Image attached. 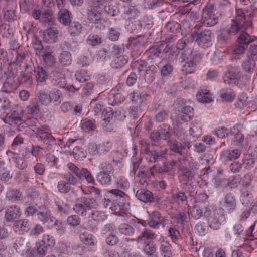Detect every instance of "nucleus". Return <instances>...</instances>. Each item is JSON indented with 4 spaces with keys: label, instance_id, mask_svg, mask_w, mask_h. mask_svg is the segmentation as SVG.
Returning a JSON list of instances; mask_svg holds the SVG:
<instances>
[{
    "label": "nucleus",
    "instance_id": "obj_47",
    "mask_svg": "<svg viewBox=\"0 0 257 257\" xmlns=\"http://www.w3.org/2000/svg\"><path fill=\"white\" fill-rule=\"evenodd\" d=\"M49 249L47 247L39 243L36 248L31 250L30 254L32 257H43L47 253Z\"/></svg>",
    "mask_w": 257,
    "mask_h": 257
},
{
    "label": "nucleus",
    "instance_id": "obj_48",
    "mask_svg": "<svg viewBox=\"0 0 257 257\" xmlns=\"http://www.w3.org/2000/svg\"><path fill=\"white\" fill-rule=\"evenodd\" d=\"M188 212L189 216L194 218L195 219H199L202 216V214H204V212L205 211L204 209V208L201 209L199 206L197 205H195L193 207H191L190 206H188Z\"/></svg>",
    "mask_w": 257,
    "mask_h": 257
},
{
    "label": "nucleus",
    "instance_id": "obj_49",
    "mask_svg": "<svg viewBox=\"0 0 257 257\" xmlns=\"http://www.w3.org/2000/svg\"><path fill=\"white\" fill-rule=\"evenodd\" d=\"M18 81L20 84H24L26 87L30 86L33 83V79L31 73L22 72L18 77Z\"/></svg>",
    "mask_w": 257,
    "mask_h": 257
},
{
    "label": "nucleus",
    "instance_id": "obj_62",
    "mask_svg": "<svg viewBox=\"0 0 257 257\" xmlns=\"http://www.w3.org/2000/svg\"><path fill=\"white\" fill-rule=\"evenodd\" d=\"M257 160L250 153L244 155L243 159V163L242 164L246 169L249 170L254 166L255 161Z\"/></svg>",
    "mask_w": 257,
    "mask_h": 257
},
{
    "label": "nucleus",
    "instance_id": "obj_8",
    "mask_svg": "<svg viewBox=\"0 0 257 257\" xmlns=\"http://www.w3.org/2000/svg\"><path fill=\"white\" fill-rule=\"evenodd\" d=\"M53 83L54 85L64 88L69 93H75L80 89V86L76 84H68L66 78L63 74L59 73L57 71L53 72Z\"/></svg>",
    "mask_w": 257,
    "mask_h": 257
},
{
    "label": "nucleus",
    "instance_id": "obj_18",
    "mask_svg": "<svg viewBox=\"0 0 257 257\" xmlns=\"http://www.w3.org/2000/svg\"><path fill=\"white\" fill-rule=\"evenodd\" d=\"M21 215V207L14 204L9 206L6 209L4 217L8 222H14L16 219L20 217Z\"/></svg>",
    "mask_w": 257,
    "mask_h": 257
},
{
    "label": "nucleus",
    "instance_id": "obj_3",
    "mask_svg": "<svg viewBox=\"0 0 257 257\" xmlns=\"http://www.w3.org/2000/svg\"><path fill=\"white\" fill-rule=\"evenodd\" d=\"M204 216L207 217L208 226L213 230H218L225 222V215L210 207H204Z\"/></svg>",
    "mask_w": 257,
    "mask_h": 257
},
{
    "label": "nucleus",
    "instance_id": "obj_57",
    "mask_svg": "<svg viewBox=\"0 0 257 257\" xmlns=\"http://www.w3.org/2000/svg\"><path fill=\"white\" fill-rule=\"evenodd\" d=\"M128 99L137 105H140L143 101L144 95L139 91H134L127 95Z\"/></svg>",
    "mask_w": 257,
    "mask_h": 257
},
{
    "label": "nucleus",
    "instance_id": "obj_30",
    "mask_svg": "<svg viewBox=\"0 0 257 257\" xmlns=\"http://www.w3.org/2000/svg\"><path fill=\"white\" fill-rule=\"evenodd\" d=\"M123 17L126 19H133L138 16L139 11L135 6L129 4H125L122 8Z\"/></svg>",
    "mask_w": 257,
    "mask_h": 257
},
{
    "label": "nucleus",
    "instance_id": "obj_42",
    "mask_svg": "<svg viewBox=\"0 0 257 257\" xmlns=\"http://www.w3.org/2000/svg\"><path fill=\"white\" fill-rule=\"evenodd\" d=\"M202 125L199 122H193L190 123L189 130V134L193 138H198L202 134Z\"/></svg>",
    "mask_w": 257,
    "mask_h": 257
},
{
    "label": "nucleus",
    "instance_id": "obj_46",
    "mask_svg": "<svg viewBox=\"0 0 257 257\" xmlns=\"http://www.w3.org/2000/svg\"><path fill=\"white\" fill-rule=\"evenodd\" d=\"M219 94L221 98L226 101H231L236 96L235 92L229 88L222 89Z\"/></svg>",
    "mask_w": 257,
    "mask_h": 257
},
{
    "label": "nucleus",
    "instance_id": "obj_23",
    "mask_svg": "<svg viewBox=\"0 0 257 257\" xmlns=\"http://www.w3.org/2000/svg\"><path fill=\"white\" fill-rule=\"evenodd\" d=\"M37 217L43 224L53 223L55 217L51 215L50 210L45 207H39L37 214Z\"/></svg>",
    "mask_w": 257,
    "mask_h": 257
},
{
    "label": "nucleus",
    "instance_id": "obj_2",
    "mask_svg": "<svg viewBox=\"0 0 257 257\" xmlns=\"http://www.w3.org/2000/svg\"><path fill=\"white\" fill-rule=\"evenodd\" d=\"M162 52H164L165 54V56L163 57H169L170 58V55L176 56L175 52L173 48L168 47L166 43L163 42L150 47L149 49L146 50L144 55L146 56L148 61L152 62L157 58L160 57Z\"/></svg>",
    "mask_w": 257,
    "mask_h": 257
},
{
    "label": "nucleus",
    "instance_id": "obj_38",
    "mask_svg": "<svg viewBox=\"0 0 257 257\" xmlns=\"http://www.w3.org/2000/svg\"><path fill=\"white\" fill-rule=\"evenodd\" d=\"M16 89L14 78L6 77L3 83L1 91L6 93H11L14 92Z\"/></svg>",
    "mask_w": 257,
    "mask_h": 257
},
{
    "label": "nucleus",
    "instance_id": "obj_32",
    "mask_svg": "<svg viewBox=\"0 0 257 257\" xmlns=\"http://www.w3.org/2000/svg\"><path fill=\"white\" fill-rule=\"evenodd\" d=\"M78 43L72 38H67L60 44L62 50L75 52L77 50Z\"/></svg>",
    "mask_w": 257,
    "mask_h": 257
},
{
    "label": "nucleus",
    "instance_id": "obj_10",
    "mask_svg": "<svg viewBox=\"0 0 257 257\" xmlns=\"http://www.w3.org/2000/svg\"><path fill=\"white\" fill-rule=\"evenodd\" d=\"M194 115L193 108L190 106H181L178 109L174 120L178 124L189 121Z\"/></svg>",
    "mask_w": 257,
    "mask_h": 257
},
{
    "label": "nucleus",
    "instance_id": "obj_31",
    "mask_svg": "<svg viewBox=\"0 0 257 257\" xmlns=\"http://www.w3.org/2000/svg\"><path fill=\"white\" fill-rule=\"evenodd\" d=\"M7 154L11 156V159L15 163L16 167L20 170L24 169L27 167V163L25 160L19 157L16 153L8 151L7 152Z\"/></svg>",
    "mask_w": 257,
    "mask_h": 257
},
{
    "label": "nucleus",
    "instance_id": "obj_17",
    "mask_svg": "<svg viewBox=\"0 0 257 257\" xmlns=\"http://www.w3.org/2000/svg\"><path fill=\"white\" fill-rule=\"evenodd\" d=\"M106 207H108L117 215L123 216L127 209L126 201L123 200L118 201H111V203H104Z\"/></svg>",
    "mask_w": 257,
    "mask_h": 257
},
{
    "label": "nucleus",
    "instance_id": "obj_25",
    "mask_svg": "<svg viewBox=\"0 0 257 257\" xmlns=\"http://www.w3.org/2000/svg\"><path fill=\"white\" fill-rule=\"evenodd\" d=\"M157 237L156 234L151 230L145 228L136 238H126V241H136L138 243H142L144 239L147 240H153Z\"/></svg>",
    "mask_w": 257,
    "mask_h": 257
},
{
    "label": "nucleus",
    "instance_id": "obj_58",
    "mask_svg": "<svg viewBox=\"0 0 257 257\" xmlns=\"http://www.w3.org/2000/svg\"><path fill=\"white\" fill-rule=\"evenodd\" d=\"M102 41V37L101 35L91 33L88 36L86 40V42L88 45L92 47H95L101 44Z\"/></svg>",
    "mask_w": 257,
    "mask_h": 257
},
{
    "label": "nucleus",
    "instance_id": "obj_9",
    "mask_svg": "<svg viewBox=\"0 0 257 257\" xmlns=\"http://www.w3.org/2000/svg\"><path fill=\"white\" fill-rule=\"evenodd\" d=\"M214 6L211 4H207L204 8L202 14L201 22L206 26H213L218 22V18L213 12Z\"/></svg>",
    "mask_w": 257,
    "mask_h": 257
},
{
    "label": "nucleus",
    "instance_id": "obj_15",
    "mask_svg": "<svg viewBox=\"0 0 257 257\" xmlns=\"http://www.w3.org/2000/svg\"><path fill=\"white\" fill-rule=\"evenodd\" d=\"M178 174L179 180L183 184H192L195 179L194 174L187 167L182 165L181 161L178 167Z\"/></svg>",
    "mask_w": 257,
    "mask_h": 257
},
{
    "label": "nucleus",
    "instance_id": "obj_41",
    "mask_svg": "<svg viewBox=\"0 0 257 257\" xmlns=\"http://www.w3.org/2000/svg\"><path fill=\"white\" fill-rule=\"evenodd\" d=\"M50 103L52 102L54 106H58L63 100L62 92L58 89H53L49 92Z\"/></svg>",
    "mask_w": 257,
    "mask_h": 257
},
{
    "label": "nucleus",
    "instance_id": "obj_22",
    "mask_svg": "<svg viewBox=\"0 0 257 257\" xmlns=\"http://www.w3.org/2000/svg\"><path fill=\"white\" fill-rule=\"evenodd\" d=\"M236 205L235 196L231 193H227L224 197V201L222 205L223 210L228 213H231L235 210Z\"/></svg>",
    "mask_w": 257,
    "mask_h": 257
},
{
    "label": "nucleus",
    "instance_id": "obj_1",
    "mask_svg": "<svg viewBox=\"0 0 257 257\" xmlns=\"http://www.w3.org/2000/svg\"><path fill=\"white\" fill-rule=\"evenodd\" d=\"M252 17V12L236 8L235 20L232 19L229 26L226 28L233 36L239 32L246 31L251 27Z\"/></svg>",
    "mask_w": 257,
    "mask_h": 257
},
{
    "label": "nucleus",
    "instance_id": "obj_21",
    "mask_svg": "<svg viewBox=\"0 0 257 257\" xmlns=\"http://www.w3.org/2000/svg\"><path fill=\"white\" fill-rule=\"evenodd\" d=\"M124 192L117 189H111L107 191L106 196L107 198L104 199V203L106 202L111 203V201H118L123 200L126 201Z\"/></svg>",
    "mask_w": 257,
    "mask_h": 257
},
{
    "label": "nucleus",
    "instance_id": "obj_13",
    "mask_svg": "<svg viewBox=\"0 0 257 257\" xmlns=\"http://www.w3.org/2000/svg\"><path fill=\"white\" fill-rule=\"evenodd\" d=\"M173 57L170 55V58L169 57H163L157 66L158 70H160L162 76L166 77L172 74L173 70L172 65Z\"/></svg>",
    "mask_w": 257,
    "mask_h": 257
},
{
    "label": "nucleus",
    "instance_id": "obj_24",
    "mask_svg": "<svg viewBox=\"0 0 257 257\" xmlns=\"http://www.w3.org/2000/svg\"><path fill=\"white\" fill-rule=\"evenodd\" d=\"M14 248L17 252L23 254L30 253L31 251V244L22 237L17 238L13 244Z\"/></svg>",
    "mask_w": 257,
    "mask_h": 257
},
{
    "label": "nucleus",
    "instance_id": "obj_63",
    "mask_svg": "<svg viewBox=\"0 0 257 257\" xmlns=\"http://www.w3.org/2000/svg\"><path fill=\"white\" fill-rule=\"evenodd\" d=\"M89 217L98 222L105 220L107 218V215L104 212L95 210L91 211Z\"/></svg>",
    "mask_w": 257,
    "mask_h": 257
},
{
    "label": "nucleus",
    "instance_id": "obj_7",
    "mask_svg": "<svg viewBox=\"0 0 257 257\" xmlns=\"http://www.w3.org/2000/svg\"><path fill=\"white\" fill-rule=\"evenodd\" d=\"M148 225L153 229H159L161 226L164 228L168 221L167 217L162 216L158 211L148 213Z\"/></svg>",
    "mask_w": 257,
    "mask_h": 257
},
{
    "label": "nucleus",
    "instance_id": "obj_36",
    "mask_svg": "<svg viewBox=\"0 0 257 257\" xmlns=\"http://www.w3.org/2000/svg\"><path fill=\"white\" fill-rule=\"evenodd\" d=\"M44 39L49 43H53L56 42L58 39V31L54 28H50L44 32Z\"/></svg>",
    "mask_w": 257,
    "mask_h": 257
},
{
    "label": "nucleus",
    "instance_id": "obj_5",
    "mask_svg": "<svg viewBox=\"0 0 257 257\" xmlns=\"http://www.w3.org/2000/svg\"><path fill=\"white\" fill-rule=\"evenodd\" d=\"M32 130L38 140L43 142L48 149H51L52 146L56 144V139L49 132L47 126L35 127Z\"/></svg>",
    "mask_w": 257,
    "mask_h": 257
},
{
    "label": "nucleus",
    "instance_id": "obj_64",
    "mask_svg": "<svg viewBox=\"0 0 257 257\" xmlns=\"http://www.w3.org/2000/svg\"><path fill=\"white\" fill-rule=\"evenodd\" d=\"M143 250L146 255L152 256L155 253L156 247L153 242L149 241H145L144 242Z\"/></svg>",
    "mask_w": 257,
    "mask_h": 257
},
{
    "label": "nucleus",
    "instance_id": "obj_37",
    "mask_svg": "<svg viewBox=\"0 0 257 257\" xmlns=\"http://www.w3.org/2000/svg\"><path fill=\"white\" fill-rule=\"evenodd\" d=\"M88 19L92 21H97L100 18L101 15V9L99 8L94 7L93 5L90 4L87 9Z\"/></svg>",
    "mask_w": 257,
    "mask_h": 257
},
{
    "label": "nucleus",
    "instance_id": "obj_61",
    "mask_svg": "<svg viewBox=\"0 0 257 257\" xmlns=\"http://www.w3.org/2000/svg\"><path fill=\"white\" fill-rule=\"evenodd\" d=\"M95 127V121L93 119L85 118L81 120V127L85 131L89 132L94 130Z\"/></svg>",
    "mask_w": 257,
    "mask_h": 257
},
{
    "label": "nucleus",
    "instance_id": "obj_26",
    "mask_svg": "<svg viewBox=\"0 0 257 257\" xmlns=\"http://www.w3.org/2000/svg\"><path fill=\"white\" fill-rule=\"evenodd\" d=\"M54 203L56 205L55 210L61 216L67 215L70 212L71 206L67 201L57 198L55 199Z\"/></svg>",
    "mask_w": 257,
    "mask_h": 257
},
{
    "label": "nucleus",
    "instance_id": "obj_29",
    "mask_svg": "<svg viewBox=\"0 0 257 257\" xmlns=\"http://www.w3.org/2000/svg\"><path fill=\"white\" fill-rule=\"evenodd\" d=\"M241 126L236 125L234 126L230 130V134L233 136L234 139V142L239 147H241L243 146L244 141V136L241 132Z\"/></svg>",
    "mask_w": 257,
    "mask_h": 257
},
{
    "label": "nucleus",
    "instance_id": "obj_16",
    "mask_svg": "<svg viewBox=\"0 0 257 257\" xmlns=\"http://www.w3.org/2000/svg\"><path fill=\"white\" fill-rule=\"evenodd\" d=\"M3 120L6 123L12 126L21 125L24 123V121L21 116V114L16 110H11L10 112L6 113Z\"/></svg>",
    "mask_w": 257,
    "mask_h": 257
},
{
    "label": "nucleus",
    "instance_id": "obj_53",
    "mask_svg": "<svg viewBox=\"0 0 257 257\" xmlns=\"http://www.w3.org/2000/svg\"><path fill=\"white\" fill-rule=\"evenodd\" d=\"M167 149L166 148H161L153 150L152 152L149 153L151 156H153V160H156V162L160 160H164L166 159L165 156L167 154Z\"/></svg>",
    "mask_w": 257,
    "mask_h": 257
},
{
    "label": "nucleus",
    "instance_id": "obj_12",
    "mask_svg": "<svg viewBox=\"0 0 257 257\" xmlns=\"http://www.w3.org/2000/svg\"><path fill=\"white\" fill-rule=\"evenodd\" d=\"M213 34L210 30H204L197 33L196 42L202 48L210 47L211 44Z\"/></svg>",
    "mask_w": 257,
    "mask_h": 257
},
{
    "label": "nucleus",
    "instance_id": "obj_54",
    "mask_svg": "<svg viewBox=\"0 0 257 257\" xmlns=\"http://www.w3.org/2000/svg\"><path fill=\"white\" fill-rule=\"evenodd\" d=\"M69 32L72 36H78L82 31V25L78 22L73 21L69 24Z\"/></svg>",
    "mask_w": 257,
    "mask_h": 257
},
{
    "label": "nucleus",
    "instance_id": "obj_20",
    "mask_svg": "<svg viewBox=\"0 0 257 257\" xmlns=\"http://www.w3.org/2000/svg\"><path fill=\"white\" fill-rule=\"evenodd\" d=\"M12 228L15 232L24 234L30 229L31 223L27 219H19L14 222Z\"/></svg>",
    "mask_w": 257,
    "mask_h": 257
},
{
    "label": "nucleus",
    "instance_id": "obj_51",
    "mask_svg": "<svg viewBox=\"0 0 257 257\" xmlns=\"http://www.w3.org/2000/svg\"><path fill=\"white\" fill-rule=\"evenodd\" d=\"M71 13L67 9L61 10L58 13V19L61 23L67 25L71 22Z\"/></svg>",
    "mask_w": 257,
    "mask_h": 257
},
{
    "label": "nucleus",
    "instance_id": "obj_45",
    "mask_svg": "<svg viewBox=\"0 0 257 257\" xmlns=\"http://www.w3.org/2000/svg\"><path fill=\"white\" fill-rule=\"evenodd\" d=\"M159 134L162 139L168 141L170 140L172 134L170 126L166 123H163L158 127Z\"/></svg>",
    "mask_w": 257,
    "mask_h": 257
},
{
    "label": "nucleus",
    "instance_id": "obj_35",
    "mask_svg": "<svg viewBox=\"0 0 257 257\" xmlns=\"http://www.w3.org/2000/svg\"><path fill=\"white\" fill-rule=\"evenodd\" d=\"M167 144L172 151L181 155L183 154V151L185 149L184 145L174 139L168 140Z\"/></svg>",
    "mask_w": 257,
    "mask_h": 257
},
{
    "label": "nucleus",
    "instance_id": "obj_59",
    "mask_svg": "<svg viewBox=\"0 0 257 257\" xmlns=\"http://www.w3.org/2000/svg\"><path fill=\"white\" fill-rule=\"evenodd\" d=\"M197 100L201 103H209L212 101V98L207 90L199 91L196 95Z\"/></svg>",
    "mask_w": 257,
    "mask_h": 257
},
{
    "label": "nucleus",
    "instance_id": "obj_52",
    "mask_svg": "<svg viewBox=\"0 0 257 257\" xmlns=\"http://www.w3.org/2000/svg\"><path fill=\"white\" fill-rule=\"evenodd\" d=\"M127 56H120L115 58L111 63V66L114 68H121L128 62Z\"/></svg>",
    "mask_w": 257,
    "mask_h": 257
},
{
    "label": "nucleus",
    "instance_id": "obj_14",
    "mask_svg": "<svg viewBox=\"0 0 257 257\" xmlns=\"http://www.w3.org/2000/svg\"><path fill=\"white\" fill-rule=\"evenodd\" d=\"M136 196L140 201L147 203L156 202L158 203L160 199L148 190L145 188L139 189L136 191Z\"/></svg>",
    "mask_w": 257,
    "mask_h": 257
},
{
    "label": "nucleus",
    "instance_id": "obj_11",
    "mask_svg": "<svg viewBox=\"0 0 257 257\" xmlns=\"http://www.w3.org/2000/svg\"><path fill=\"white\" fill-rule=\"evenodd\" d=\"M242 73L236 67H232L226 73L224 82L228 85H237L242 77Z\"/></svg>",
    "mask_w": 257,
    "mask_h": 257
},
{
    "label": "nucleus",
    "instance_id": "obj_34",
    "mask_svg": "<svg viewBox=\"0 0 257 257\" xmlns=\"http://www.w3.org/2000/svg\"><path fill=\"white\" fill-rule=\"evenodd\" d=\"M6 198L12 202L21 201L23 196L22 193L17 189L9 188L6 193Z\"/></svg>",
    "mask_w": 257,
    "mask_h": 257
},
{
    "label": "nucleus",
    "instance_id": "obj_60",
    "mask_svg": "<svg viewBox=\"0 0 257 257\" xmlns=\"http://www.w3.org/2000/svg\"><path fill=\"white\" fill-rule=\"evenodd\" d=\"M59 61L62 65H69L72 62L71 54L68 51L62 50L59 56Z\"/></svg>",
    "mask_w": 257,
    "mask_h": 257
},
{
    "label": "nucleus",
    "instance_id": "obj_6",
    "mask_svg": "<svg viewBox=\"0 0 257 257\" xmlns=\"http://www.w3.org/2000/svg\"><path fill=\"white\" fill-rule=\"evenodd\" d=\"M69 171L63 175V179L68 180L73 185H76L81 183L82 168H79L74 164L69 162L67 165Z\"/></svg>",
    "mask_w": 257,
    "mask_h": 257
},
{
    "label": "nucleus",
    "instance_id": "obj_55",
    "mask_svg": "<svg viewBox=\"0 0 257 257\" xmlns=\"http://www.w3.org/2000/svg\"><path fill=\"white\" fill-rule=\"evenodd\" d=\"M37 99L40 103L45 106H48L50 104L49 93L42 90L38 91L36 94Z\"/></svg>",
    "mask_w": 257,
    "mask_h": 257
},
{
    "label": "nucleus",
    "instance_id": "obj_39",
    "mask_svg": "<svg viewBox=\"0 0 257 257\" xmlns=\"http://www.w3.org/2000/svg\"><path fill=\"white\" fill-rule=\"evenodd\" d=\"M34 72L38 82H44L48 78L49 75L47 71L41 66L37 65L34 68Z\"/></svg>",
    "mask_w": 257,
    "mask_h": 257
},
{
    "label": "nucleus",
    "instance_id": "obj_19",
    "mask_svg": "<svg viewBox=\"0 0 257 257\" xmlns=\"http://www.w3.org/2000/svg\"><path fill=\"white\" fill-rule=\"evenodd\" d=\"M255 61L249 57H247L242 62V68L245 72L242 77L243 80L248 81L250 80L256 65Z\"/></svg>",
    "mask_w": 257,
    "mask_h": 257
},
{
    "label": "nucleus",
    "instance_id": "obj_33",
    "mask_svg": "<svg viewBox=\"0 0 257 257\" xmlns=\"http://www.w3.org/2000/svg\"><path fill=\"white\" fill-rule=\"evenodd\" d=\"M241 154L240 150L238 149L224 150L221 154V159L223 161H232L239 157Z\"/></svg>",
    "mask_w": 257,
    "mask_h": 257
},
{
    "label": "nucleus",
    "instance_id": "obj_27",
    "mask_svg": "<svg viewBox=\"0 0 257 257\" xmlns=\"http://www.w3.org/2000/svg\"><path fill=\"white\" fill-rule=\"evenodd\" d=\"M171 167L167 162H163L161 166L159 164L154 165L149 169V173L152 176H156L160 174L169 172Z\"/></svg>",
    "mask_w": 257,
    "mask_h": 257
},
{
    "label": "nucleus",
    "instance_id": "obj_43",
    "mask_svg": "<svg viewBox=\"0 0 257 257\" xmlns=\"http://www.w3.org/2000/svg\"><path fill=\"white\" fill-rule=\"evenodd\" d=\"M115 185L118 189L124 192L130 188V182L125 177L123 176H115Z\"/></svg>",
    "mask_w": 257,
    "mask_h": 257
},
{
    "label": "nucleus",
    "instance_id": "obj_40",
    "mask_svg": "<svg viewBox=\"0 0 257 257\" xmlns=\"http://www.w3.org/2000/svg\"><path fill=\"white\" fill-rule=\"evenodd\" d=\"M243 31L241 32L239 36L237 38V43L247 47L248 45L255 41L256 39V37L255 36H251L249 35L247 33Z\"/></svg>",
    "mask_w": 257,
    "mask_h": 257
},
{
    "label": "nucleus",
    "instance_id": "obj_56",
    "mask_svg": "<svg viewBox=\"0 0 257 257\" xmlns=\"http://www.w3.org/2000/svg\"><path fill=\"white\" fill-rule=\"evenodd\" d=\"M119 232L126 236H132L135 233L134 228L130 224L125 223L120 224L118 227Z\"/></svg>",
    "mask_w": 257,
    "mask_h": 257
},
{
    "label": "nucleus",
    "instance_id": "obj_4",
    "mask_svg": "<svg viewBox=\"0 0 257 257\" xmlns=\"http://www.w3.org/2000/svg\"><path fill=\"white\" fill-rule=\"evenodd\" d=\"M100 171L96 175L97 181L103 186H108L111 183V174L113 173V165L107 161H103L99 165Z\"/></svg>",
    "mask_w": 257,
    "mask_h": 257
},
{
    "label": "nucleus",
    "instance_id": "obj_50",
    "mask_svg": "<svg viewBox=\"0 0 257 257\" xmlns=\"http://www.w3.org/2000/svg\"><path fill=\"white\" fill-rule=\"evenodd\" d=\"M120 113L121 112L120 111H114L111 108H107L104 109L102 112V116L103 117V120L110 121L114 118H117Z\"/></svg>",
    "mask_w": 257,
    "mask_h": 257
},
{
    "label": "nucleus",
    "instance_id": "obj_28",
    "mask_svg": "<svg viewBox=\"0 0 257 257\" xmlns=\"http://www.w3.org/2000/svg\"><path fill=\"white\" fill-rule=\"evenodd\" d=\"M182 58L197 65L201 59V55L197 51L190 49L182 53Z\"/></svg>",
    "mask_w": 257,
    "mask_h": 257
},
{
    "label": "nucleus",
    "instance_id": "obj_44",
    "mask_svg": "<svg viewBox=\"0 0 257 257\" xmlns=\"http://www.w3.org/2000/svg\"><path fill=\"white\" fill-rule=\"evenodd\" d=\"M158 68L157 66L152 65L150 66L146 70L144 74V79L148 83L152 82L155 78V75L157 73Z\"/></svg>",
    "mask_w": 257,
    "mask_h": 257
}]
</instances>
